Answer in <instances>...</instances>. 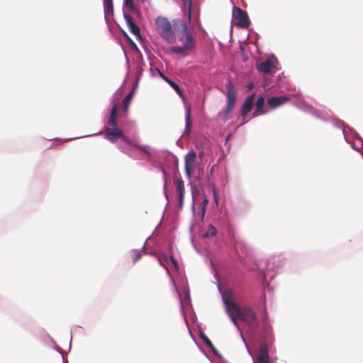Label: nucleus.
Wrapping results in <instances>:
<instances>
[{
    "label": "nucleus",
    "mask_w": 363,
    "mask_h": 363,
    "mask_svg": "<svg viewBox=\"0 0 363 363\" xmlns=\"http://www.w3.org/2000/svg\"><path fill=\"white\" fill-rule=\"evenodd\" d=\"M226 311L230 316L233 324L240 330L238 320L240 319L252 330H256L259 328V323L255 311L250 308L244 306L240 308L238 304L231 300L225 297Z\"/></svg>",
    "instance_id": "obj_1"
},
{
    "label": "nucleus",
    "mask_w": 363,
    "mask_h": 363,
    "mask_svg": "<svg viewBox=\"0 0 363 363\" xmlns=\"http://www.w3.org/2000/svg\"><path fill=\"white\" fill-rule=\"evenodd\" d=\"M173 25L175 30L181 33L179 36V41L191 52L195 48L196 42L188 25L180 19L174 20Z\"/></svg>",
    "instance_id": "obj_2"
},
{
    "label": "nucleus",
    "mask_w": 363,
    "mask_h": 363,
    "mask_svg": "<svg viewBox=\"0 0 363 363\" xmlns=\"http://www.w3.org/2000/svg\"><path fill=\"white\" fill-rule=\"evenodd\" d=\"M156 29L160 36L169 43L176 41V35L169 21L165 17H158L155 21Z\"/></svg>",
    "instance_id": "obj_3"
},
{
    "label": "nucleus",
    "mask_w": 363,
    "mask_h": 363,
    "mask_svg": "<svg viewBox=\"0 0 363 363\" xmlns=\"http://www.w3.org/2000/svg\"><path fill=\"white\" fill-rule=\"evenodd\" d=\"M225 87L227 90V105L225 109L218 114L225 122L229 119V116L233 111L237 97L236 90L232 82L228 81L225 84Z\"/></svg>",
    "instance_id": "obj_4"
},
{
    "label": "nucleus",
    "mask_w": 363,
    "mask_h": 363,
    "mask_svg": "<svg viewBox=\"0 0 363 363\" xmlns=\"http://www.w3.org/2000/svg\"><path fill=\"white\" fill-rule=\"evenodd\" d=\"M196 153L194 150L189 152L184 157L185 174L189 179L196 169Z\"/></svg>",
    "instance_id": "obj_5"
},
{
    "label": "nucleus",
    "mask_w": 363,
    "mask_h": 363,
    "mask_svg": "<svg viewBox=\"0 0 363 363\" xmlns=\"http://www.w3.org/2000/svg\"><path fill=\"white\" fill-rule=\"evenodd\" d=\"M105 138L111 143H115L121 138L123 141L129 143V140L124 135L122 129L118 128L113 129L111 128H106L105 130Z\"/></svg>",
    "instance_id": "obj_6"
},
{
    "label": "nucleus",
    "mask_w": 363,
    "mask_h": 363,
    "mask_svg": "<svg viewBox=\"0 0 363 363\" xmlns=\"http://www.w3.org/2000/svg\"><path fill=\"white\" fill-rule=\"evenodd\" d=\"M235 20L236 25L240 28H247L250 26V20L246 11L239 7L234 9Z\"/></svg>",
    "instance_id": "obj_7"
},
{
    "label": "nucleus",
    "mask_w": 363,
    "mask_h": 363,
    "mask_svg": "<svg viewBox=\"0 0 363 363\" xmlns=\"http://www.w3.org/2000/svg\"><path fill=\"white\" fill-rule=\"evenodd\" d=\"M253 363H270L268 349L265 345L259 347L258 355L254 358Z\"/></svg>",
    "instance_id": "obj_8"
},
{
    "label": "nucleus",
    "mask_w": 363,
    "mask_h": 363,
    "mask_svg": "<svg viewBox=\"0 0 363 363\" xmlns=\"http://www.w3.org/2000/svg\"><path fill=\"white\" fill-rule=\"evenodd\" d=\"M265 99L264 96H259L255 102V109L252 113L253 117H257L260 115L265 114L268 110L264 106Z\"/></svg>",
    "instance_id": "obj_9"
},
{
    "label": "nucleus",
    "mask_w": 363,
    "mask_h": 363,
    "mask_svg": "<svg viewBox=\"0 0 363 363\" xmlns=\"http://www.w3.org/2000/svg\"><path fill=\"white\" fill-rule=\"evenodd\" d=\"M289 101V98L287 96H272L267 99V104L271 108H276Z\"/></svg>",
    "instance_id": "obj_10"
},
{
    "label": "nucleus",
    "mask_w": 363,
    "mask_h": 363,
    "mask_svg": "<svg viewBox=\"0 0 363 363\" xmlns=\"http://www.w3.org/2000/svg\"><path fill=\"white\" fill-rule=\"evenodd\" d=\"M254 96H255V94H252L251 96H248L245 99V101L240 109V114L242 117H245L252 109Z\"/></svg>",
    "instance_id": "obj_11"
},
{
    "label": "nucleus",
    "mask_w": 363,
    "mask_h": 363,
    "mask_svg": "<svg viewBox=\"0 0 363 363\" xmlns=\"http://www.w3.org/2000/svg\"><path fill=\"white\" fill-rule=\"evenodd\" d=\"M124 18L130 32L135 35L140 37V28L134 23L131 16L128 14L124 13Z\"/></svg>",
    "instance_id": "obj_12"
},
{
    "label": "nucleus",
    "mask_w": 363,
    "mask_h": 363,
    "mask_svg": "<svg viewBox=\"0 0 363 363\" xmlns=\"http://www.w3.org/2000/svg\"><path fill=\"white\" fill-rule=\"evenodd\" d=\"M182 2V11L184 16H186L188 22H191L192 0H181Z\"/></svg>",
    "instance_id": "obj_13"
},
{
    "label": "nucleus",
    "mask_w": 363,
    "mask_h": 363,
    "mask_svg": "<svg viewBox=\"0 0 363 363\" xmlns=\"http://www.w3.org/2000/svg\"><path fill=\"white\" fill-rule=\"evenodd\" d=\"M117 118H118V107L117 104H113L111 113L109 119L107 122V124L111 127L115 128L117 125Z\"/></svg>",
    "instance_id": "obj_14"
},
{
    "label": "nucleus",
    "mask_w": 363,
    "mask_h": 363,
    "mask_svg": "<svg viewBox=\"0 0 363 363\" xmlns=\"http://www.w3.org/2000/svg\"><path fill=\"white\" fill-rule=\"evenodd\" d=\"M177 191L179 194V207L180 208H182L183 205V199H184V181L182 179H178L177 180Z\"/></svg>",
    "instance_id": "obj_15"
},
{
    "label": "nucleus",
    "mask_w": 363,
    "mask_h": 363,
    "mask_svg": "<svg viewBox=\"0 0 363 363\" xmlns=\"http://www.w3.org/2000/svg\"><path fill=\"white\" fill-rule=\"evenodd\" d=\"M272 63L270 60H267L264 62L259 63L257 65V69L259 72L264 74H269L271 71Z\"/></svg>",
    "instance_id": "obj_16"
},
{
    "label": "nucleus",
    "mask_w": 363,
    "mask_h": 363,
    "mask_svg": "<svg viewBox=\"0 0 363 363\" xmlns=\"http://www.w3.org/2000/svg\"><path fill=\"white\" fill-rule=\"evenodd\" d=\"M161 76L163 78V79L167 82L168 83L170 86L174 89L175 90V91L177 92V94L181 96V97H183V93H182V91L181 90V89L179 88V86L175 83L173 81H172L170 79H169L168 77H165L164 75H163L162 74H161Z\"/></svg>",
    "instance_id": "obj_17"
},
{
    "label": "nucleus",
    "mask_w": 363,
    "mask_h": 363,
    "mask_svg": "<svg viewBox=\"0 0 363 363\" xmlns=\"http://www.w3.org/2000/svg\"><path fill=\"white\" fill-rule=\"evenodd\" d=\"M104 13L106 15L113 13V0H104Z\"/></svg>",
    "instance_id": "obj_18"
},
{
    "label": "nucleus",
    "mask_w": 363,
    "mask_h": 363,
    "mask_svg": "<svg viewBox=\"0 0 363 363\" xmlns=\"http://www.w3.org/2000/svg\"><path fill=\"white\" fill-rule=\"evenodd\" d=\"M185 120H186V131L190 132V128L192 125L190 106H188L186 108Z\"/></svg>",
    "instance_id": "obj_19"
},
{
    "label": "nucleus",
    "mask_w": 363,
    "mask_h": 363,
    "mask_svg": "<svg viewBox=\"0 0 363 363\" xmlns=\"http://www.w3.org/2000/svg\"><path fill=\"white\" fill-rule=\"evenodd\" d=\"M171 51L174 53L186 55L190 51L186 49L183 45L182 46H176L171 48Z\"/></svg>",
    "instance_id": "obj_20"
},
{
    "label": "nucleus",
    "mask_w": 363,
    "mask_h": 363,
    "mask_svg": "<svg viewBox=\"0 0 363 363\" xmlns=\"http://www.w3.org/2000/svg\"><path fill=\"white\" fill-rule=\"evenodd\" d=\"M133 92L131 91L123 100V110L125 112H127L128 110L129 105L133 99Z\"/></svg>",
    "instance_id": "obj_21"
},
{
    "label": "nucleus",
    "mask_w": 363,
    "mask_h": 363,
    "mask_svg": "<svg viewBox=\"0 0 363 363\" xmlns=\"http://www.w3.org/2000/svg\"><path fill=\"white\" fill-rule=\"evenodd\" d=\"M217 234L216 228L211 224L208 225L206 233H205L206 237H213Z\"/></svg>",
    "instance_id": "obj_22"
},
{
    "label": "nucleus",
    "mask_w": 363,
    "mask_h": 363,
    "mask_svg": "<svg viewBox=\"0 0 363 363\" xmlns=\"http://www.w3.org/2000/svg\"><path fill=\"white\" fill-rule=\"evenodd\" d=\"M124 5L129 11L135 13H139V11L135 8L133 0H124Z\"/></svg>",
    "instance_id": "obj_23"
},
{
    "label": "nucleus",
    "mask_w": 363,
    "mask_h": 363,
    "mask_svg": "<svg viewBox=\"0 0 363 363\" xmlns=\"http://www.w3.org/2000/svg\"><path fill=\"white\" fill-rule=\"evenodd\" d=\"M130 255H131L133 262H136L141 258V253L138 250H133L130 252Z\"/></svg>",
    "instance_id": "obj_24"
},
{
    "label": "nucleus",
    "mask_w": 363,
    "mask_h": 363,
    "mask_svg": "<svg viewBox=\"0 0 363 363\" xmlns=\"http://www.w3.org/2000/svg\"><path fill=\"white\" fill-rule=\"evenodd\" d=\"M201 337L205 342V343L209 346L211 349H213V345L208 337L203 333L201 334Z\"/></svg>",
    "instance_id": "obj_25"
},
{
    "label": "nucleus",
    "mask_w": 363,
    "mask_h": 363,
    "mask_svg": "<svg viewBox=\"0 0 363 363\" xmlns=\"http://www.w3.org/2000/svg\"><path fill=\"white\" fill-rule=\"evenodd\" d=\"M268 318H269L268 313H267V308L265 306L264 310V315H263V323L264 325L267 324Z\"/></svg>",
    "instance_id": "obj_26"
},
{
    "label": "nucleus",
    "mask_w": 363,
    "mask_h": 363,
    "mask_svg": "<svg viewBox=\"0 0 363 363\" xmlns=\"http://www.w3.org/2000/svg\"><path fill=\"white\" fill-rule=\"evenodd\" d=\"M167 260H168V258L166 255H163L160 257H159V261H160V263L162 265V266H164V263H167Z\"/></svg>",
    "instance_id": "obj_27"
},
{
    "label": "nucleus",
    "mask_w": 363,
    "mask_h": 363,
    "mask_svg": "<svg viewBox=\"0 0 363 363\" xmlns=\"http://www.w3.org/2000/svg\"><path fill=\"white\" fill-rule=\"evenodd\" d=\"M205 211H206V209H205L204 204L201 205L199 213L201 215V217L202 219L204 218Z\"/></svg>",
    "instance_id": "obj_28"
},
{
    "label": "nucleus",
    "mask_w": 363,
    "mask_h": 363,
    "mask_svg": "<svg viewBox=\"0 0 363 363\" xmlns=\"http://www.w3.org/2000/svg\"><path fill=\"white\" fill-rule=\"evenodd\" d=\"M170 259H171V261L172 262L173 264L175 266H177V262L176 261V259L173 257H171Z\"/></svg>",
    "instance_id": "obj_29"
},
{
    "label": "nucleus",
    "mask_w": 363,
    "mask_h": 363,
    "mask_svg": "<svg viewBox=\"0 0 363 363\" xmlns=\"http://www.w3.org/2000/svg\"><path fill=\"white\" fill-rule=\"evenodd\" d=\"M238 247H240V248H241V247H243V248L245 249V250H246V247H245V245H243L238 244Z\"/></svg>",
    "instance_id": "obj_30"
},
{
    "label": "nucleus",
    "mask_w": 363,
    "mask_h": 363,
    "mask_svg": "<svg viewBox=\"0 0 363 363\" xmlns=\"http://www.w3.org/2000/svg\"><path fill=\"white\" fill-rule=\"evenodd\" d=\"M142 2H145L147 0H140Z\"/></svg>",
    "instance_id": "obj_31"
}]
</instances>
